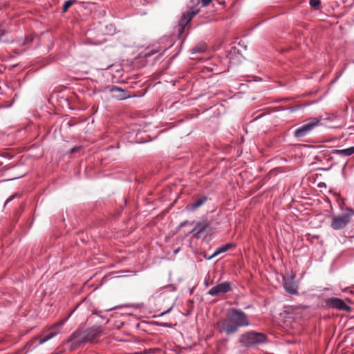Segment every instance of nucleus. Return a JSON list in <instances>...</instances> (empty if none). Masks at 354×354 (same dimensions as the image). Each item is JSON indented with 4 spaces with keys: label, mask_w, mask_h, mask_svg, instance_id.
<instances>
[{
    "label": "nucleus",
    "mask_w": 354,
    "mask_h": 354,
    "mask_svg": "<svg viewBox=\"0 0 354 354\" xmlns=\"http://www.w3.org/2000/svg\"><path fill=\"white\" fill-rule=\"evenodd\" d=\"M353 215L354 211L353 209L346 208L344 214L333 217L330 227L335 230L343 229L349 223Z\"/></svg>",
    "instance_id": "obj_1"
},
{
    "label": "nucleus",
    "mask_w": 354,
    "mask_h": 354,
    "mask_svg": "<svg viewBox=\"0 0 354 354\" xmlns=\"http://www.w3.org/2000/svg\"><path fill=\"white\" fill-rule=\"evenodd\" d=\"M266 341V336L261 333L248 332L241 335L240 342L247 347L263 343Z\"/></svg>",
    "instance_id": "obj_2"
},
{
    "label": "nucleus",
    "mask_w": 354,
    "mask_h": 354,
    "mask_svg": "<svg viewBox=\"0 0 354 354\" xmlns=\"http://www.w3.org/2000/svg\"><path fill=\"white\" fill-rule=\"evenodd\" d=\"M227 315L236 324L238 328L250 325L247 315L241 310L231 308L228 310Z\"/></svg>",
    "instance_id": "obj_3"
},
{
    "label": "nucleus",
    "mask_w": 354,
    "mask_h": 354,
    "mask_svg": "<svg viewBox=\"0 0 354 354\" xmlns=\"http://www.w3.org/2000/svg\"><path fill=\"white\" fill-rule=\"evenodd\" d=\"M320 121L321 119L317 118H311L307 120L304 124L295 129L294 132L295 137L300 138L306 136L319 124Z\"/></svg>",
    "instance_id": "obj_4"
},
{
    "label": "nucleus",
    "mask_w": 354,
    "mask_h": 354,
    "mask_svg": "<svg viewBox=\"0 0 354 354\" xmlns=\"http://www.w3.org/2000/svg\"><path fill=\"white\" fill-rule=\"evenodd\" d=\"M216 328L220 333H224L227 335L234 334L239 330L236 324L227 315L226 318L219 320L216 324Z\"/></svg>",
    "instance_id": "obj_5"
},
{
    "label": "nucleus",
    "mask_w": 354,
    "mask_h": 354,
    "mask_svg": "<svg viewBox=\"0 0 354 354\" xmlns=\"http://www.w3.org/2000/svg\"><path fill=\"white\" fill-rule=\"evenodd\" d=\"M66 320H62L57 323L56 324L48 328V332L47 334L42 335L40 337H38V344L37 345H41L47 341L55 337L57 335H58L61 332V328L65 323Z\"/></svg>",
    "instance_id": "obj_6"
},
{
    "label": "nucleus",
    "mask_w": 354,
    "mask_h": 354,
    "mask_svg": "<svg viewBox=\"0 0 354 354\" xmlns=\"http://www.w3.org/2000/svg\"><path fill=\"white\" fill-rule=\"evenodd\" d=\"M230 290L231 283L228 281H225L212 287L208 291V294L211 296H218L229 292Z\"/></svg>",
    "instance_id": "obj_7"
},
{
    "label": "nucleus",
    "mask_w": 354,
    "mask_h": 354,
    "mask_svg": "<svg viewBox=\"0 0 354 354\" xmlns=\"http://www.w3.org/2000/svg\"><path fill=\"white\" fill-rule=\"evenodd\" d=\"M68 342H71V346L73 348L82 343L86 342L84 330H77L73 333L68 338Z\"/></svg>",
    "instance_id": "obj_8"
},
{
    "label": "nucleus",
    "mask_w": 354,
    "mask_h": 354,
    "mask_svg": "<svg viewBox=\"0 0 354 354\" xmlns=\"http://www.w3.org/2000/svg\"><path fill=\"white\" fill-rule=\"evenodd\" d=\"M209 228V225L207 221H201L196 224L194 228L190 232L193 235L198 239L204 235L207 230Z\"/></svg>",
    "instance_id": "obj_9"
},
{
    "label": "nucleus",
    "mask_w": 354,
    "mask_h": 354,
    "mask_svg": "<svg viewBox=\"0 0 354 354\" xmlns=\"http://www.w3.org/2000/svg\"><path fill=\"white\" fill-rule=\"evenodd\" d=\"M327 304L338 310L350 311L351 307L348 306L342 299L335 297L329 298L327 300Z\"/></svg>",
    "instance_id": "obj_10"
},
{
    "label": "nucleus",
    "mask_w": 354,
    "mask_h": 354,
    "mask_svg": "<svg viewBox=\"0 0 354 354\" xmlns=\"http://www.w3.org/2000/svg\"><path fill=\"white\" fill-rule=\"evenodd\" d=\"M283 287L286 292L290 294H295L297 292V285L294 280V276L290 277H283Z\"/></svg>",
    "instance_id": "obj_11"
},
{
    "label": "nucleus",
    "mask_w": 354,
    "mask_h": 354,
    "mask_svg": "<svg viewBox=\"0 0 354 354\" xmlns=\"http://www.w3.org/2000/svg\"><path fill=\"white\" fill-rule=\"evenodd\" d=\"M102 332L100 326H93L84 330L86 342H93Z\"/></svg>",
    "instance_id": "obj_12"
},
{
    "label": "nucleus",
    "mask_w": 354,
    "mask_h": 354,
    "mask_svg": "<svg viewBox=\"0 0 354 354\" xmlns=\"http://www.w3.org/2000/svg\"><path fill=\"white\" fill-rule=\"evenodd\" d=\"M198 12V10H196L184 13L179 21V26L180 28L183 29Z\"/></svg>",
    "instance_id": "obj_13"
},
{
    "label": "nucleus",
    "mask_w": 354,
    "mask_h": 354,
    "mask_svg": "<svg viewBox=\"0 0 354 354\" xmlns=\"http://www.w3.org/2000/svg\"><path fill=\"white\" fill-rule=\"evenodd\" d=\"M110 91L113 93V97L120 100L129 97L125 90L118 86H113Z\"/></svg>",
    "instance_id": "obj_14"
},
{
    "label": "nucleus",
    "mask_w": 354,
    "mask_h": 354,
    "mask_svg": "<svg viewBox=\"0 0 354 354\" xmlns=\"http://www.w3.org/2000/svg\"><path fill=\"white\" fill-rule=\"evenodd\" d=\"M333 153L343 156H349L354 153V146L344 149H335Z\"/></svg>",
    "instance_id": "obj_15"
},
{
    "label": "nucleus",
    "mask_w": 354,
    "mask_h": 354,
    "mask_svg": "<svg viewBox=\"0 0 354 354\" xmlns=\"http://www.w3.org/2000/svg\"><path fill=\"white\" fill-rule=\"evenodd\" d=\"M232 244L231 243H227L224 245H222L221 247L218 248L212 254V256H210L209 257L207 258V259H212L213 257H216L217 255L223 253V252H225L226 251H227L230 248L232 247Z\"/></svg>",
    "instance_id": "obj_16"
},
{
    "label": "nucleus",
    "mask_w": 354,
    "mask_h": 354,
    "mask_svg": "<svg viewBox=\"0 0 354 354\" xmlns=\"http://www.w3.org/2000/svg\"><path fill=\"white\" fill-rule=\"evenodd\" d=\"M207 200L206 196H201V198L196 199L194 202L189 205L190 209L192 210L196 209L200 207L203 204L205 203Z\"/></svg>",
    "instance_id": "obj_17"
},
{
    "label": "nucleus",
    "mask_w": 354,
    "mask_h": 354,
    "mask_svg": "<svg viewBox=\"0 0 354 354\" xmlns=\"http://www.w3.org/2000/svg\"><path fill=\"white\" fill-rule=\"evenodd\" d=\"M76 1V0H68L66 1L64 6H63V12H66L67 11V10L72 6L75 3V2Z\"/></svg>",
    "instance_id": "obj_18"
},
{
    "label": "nucleus",
    "mask_w": 354,
    "mask_h": 354,
    "mask_svg": "<svg viewBox=\"0 0 354 354\" xmlns=\"http://www.w3.org/2000/svg\"><path fill=\"white\" fill-rule=\"evenodd\" d=\"M321 3L320 0H310L309 4L313 8H317Z\"/></svg>",
    "instance_id": "obj_19"
},
{
    "label": "nucleus",
    "mask_w": 354,
    "mask_h": 354,
    "mask_svg": "<svg viewBox=\"0 0 354 354\" xmlns=\"http://www.w3.org/2000/svg\"><path fill=\"white\" fill-rule=\"evenodd\" d=\"M17 196V194H15L10 196L6 201L5 205H6L9 202L12 201L15 197Z\"/></svg>",
    "instance_id": "obj_20"
},
{
    "label": "nucleus",
    "mask_w": 354,
    "mask_h": 354,
    "mask_svg": "<svg viewBox=\"0 0 354 354\" xmlns=\"http://www.w3.org/2000/svg\"><path fill=\"white\" fill-rule=\"evenodd\" d=\"M212 2V0H201L203 6H207Z\"/></svg>",
    "instance_id": "obj_21"
},
{
    "label": "nucleus",
    "mask_w": 354,
    "mask_h": 354,
    "mask_svg": "<svg viewBox=\"0 0 354 354\" xmlns=\"http://www.w3.org/2000/svg\"><path fill=\"white\" fill-rule=\"evenodd\" d=\"M172 307H173V306H171L170 308H169L166 311H165L164 313H162L161 314V315H165V314L168 313L169 312H170V311H171V310L172 309Z\"/></svg>",
    "instance_id": "obj_22"
},
{
    "label": "nucleus",
    "mask_w": 354,
    "mask_h": 354,
    "mask_svg": "<svg viewBox=\"0 0 354 354\" xmlns=\"http://www.w3.org/2000/svg\"><path fill=\"white\" fill-rule=\"evenodd\" d=\"M192 50L193 53H196L201 51V50L198 48H194Z\"/></svg>",
    "instance_id": "obj_23"
},
{
    "label": "nucleus",
    "mask_w": 354,
    "mask_h": 354,
    "mask_svg": "<svg viewBox=\"0 0 354 354\" xmlns=\"http://www.w3.org/2000/svg\"><path fill=\"white\" fill-rule=\"evenodd\" d=\"M341 75H342V73H339V74L338 75V76H337V78H339V77H340Z\"/></svg>",
    "instance_id": "obj_24"
},
{
    "label": "nucleus",
    "mask_w": 354,
    "mask_h": 354,
    "mask_svg": "<svg viewBox=\"0 0 354 354\" xmlns=\"http://www.w3.org/2000/svg\"><path fill=\"white\" fill-rule=\"evenodd\" d=\"M341 75H342V73H339V74L338 75V76H337V78H339V77H340Z\"/></svg>",
    "instance_id": "obj_25"
},
{
    "label": "nucleus",
    "mask_w": 354,
    "mask_h": 354,
    "mask_svg": "<svg viewBox=\"0 0 354 354\" xmlns=\"http://www.w3.org/2000/svg\"><path fill=\"white\" fill-rule=\"evenodd\" d=\"M341 75H342V73H339V74L338 75V76H337V78H339V77H340Z\"/></svg>",
    "instance_id": "obj_26"
},
{
    "label": "nucleus",
    "mask_w": 354,
    "mask_h": 354,
    "mask_svg": "<svg viewBox=\"0 0 354 354\" xmlns=\"http://www.w3.org/2000/svg\"><path fill=\"white\" fill-rule=\"evenodd\" d=\"M341 75H342V73H339V74L338 75V76H337V78H339V77H340Z\"/></svg>",
    "instance_id": "obj_27"
}]
</instances>
